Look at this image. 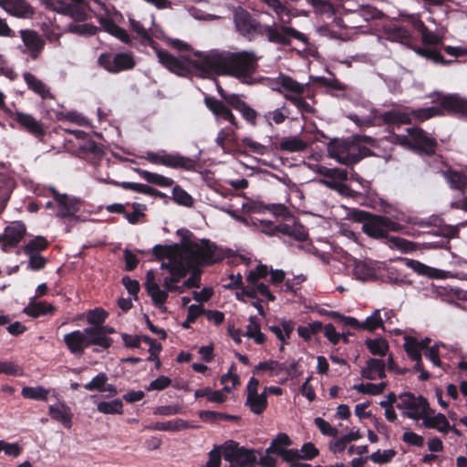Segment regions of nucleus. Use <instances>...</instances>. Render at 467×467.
Masks as SVG:
<instances>
[{
    "mask_svg": "<svg viewBox=\"0 0 467 467\" xmlns=\"http://www.w3.org/2000/svg\"><path fill=\"white\" fill-rule=\"evenodd\" d=\"M19 33L25 47L23 53L28 52L32 59H36L45 47V40L34 30L25 29Z\"/></svg>",
    "mask_w": 467,
    "mask_h": 467,
    "instance_id": "obj_17",
    "label": "nucleus"
},
{
    "mask_svg": "<svg viewBox=\"0 0 467 467\" xmlns=\"http://www.w3.org/2000/svg\"><path fill=\"white\" fill-rule=\"evenodd\" d=\"M50 10L65 13L73 19L83 21L88 17L83 0H39Z\"/></svg>",
    "mask_w": 467,
    "mask_h": 467,
    "instance_id": "obj_13",
    "label": "nucleus"
},
{
    "mask_svg": "<svg viewBox=\"0 0 467 467\" xmlns=\"http://www.w3.org/2000/svg\"><path fill=\"white\" fill-rule=\"evenodd\" d=\"M285 363H279L276 360H266L260 362L254 368V373L268 372L269 376L275 377L284 372Z\"/></svg>",
    "mask_w": 467,
    "mask_h": 467,
    "instance_id": "obj_37",
    "label": "nucleus"
},
{
    "mask_svg": "<svg viewBox=\"0 0 467 467\" xmlns=\"http://www.w3.org/2000/svg\"><path fill=\"white\" fill-rule=\"evenodd\" d=\"M280 81L281 85L283 86V89L286 91V94L291 96H298L305 91L306 86L296 81L289 76L281 74Z\"/></svg>",
    "mask_w": 467,
    "mask_h": 467,
    "instance_id": "obj_39",
    "label": "nucleus"
},
{
    "mask_svg": "<svg viewBox=\"0 0 467 467\" xmlns=\"http://www.w3.org/2000/svg\"><path fill=\"white\" fill-rule=\"evenodd\" d=\"M0 6L17 17H30L34 14L33 8L26 0H0Z\"/></svg>",
    "mask_w": 467,
    "mask_h": 467,
    "instance_id": "obj_23",
    "label": "nucleus"
},
{
    "mask_svg": "<svg viewBox=\"0 0 467 467\" xmlns=\"http://www.w3.org/2000/svg\"><path fill=\"white\" fill-rule=\"evenodd\" d=\"M307 144L301 139L293 137H284L280 140L279 148L284 151L298 152L306 149Z\"/></svg>",
    "mask_w": 467,
    "mask_h": 467,
    "instance_id": "obj_38",
    "label": "nucleus"
},
{
    "mask_svg": "<svg viewBox=\"0 0 467 467\" xmlns=\"http://www.w3.org/2000/svg\"><path fill=\"white\" fill-rule=\"evenodd\" d=\"M396 455L394 450H385L383 451L378 450L370 455V460L376 463H387Z\"/></svg>",
    "mask_w": 467,
    "mask_h": 467,
    "instance_id": "obj_61",
    "label": "nucleus"
},
{
    "mask_svg": "<svg viewBox=\"0 0 467 467\" xmlns=\"http://www.w3.org/2000/svg\"><path fill=\"white\" fill-rule=\"evenodd\" d=\"M172 195L174 201L179 204L191 207L193 203L192 196L179 186L173 188Z\"/></svg>",
    "mask_w": 467,
    "mask_h": 467,
    "instance_id": "obj_54",
    "label": "nucleus"
},
{
    "mask_svg": "<svg viewBox=\"0 0 467 467\" xmlns=\"http://www.w3.org/2000/svg\"><path fill=\"white\" fill-rule=\"evenodd\" d=\"M192 65L205 76L224 75L245 81L256 70L258 57L253 51L212 49L195 51Z\"/></svg>",
    "mask_w": 467,
    "mask_h": 467,
    "instance_id": "obj_2",
    "label": "nucleus"
},
{
    "mask_svg": "<svg viewBox=\"0 0 467 467\" xmlns=\"http://www.w3.org/2000/svg\"><path fill=\"white\" fill-rule=\"evenodd\" d=\"M242 142L244 147L248 148L254 153L259 155H265L268 153L267 146L263 145L262 143L257 142L249 137L243 138Z\"/></svg>",
    "mask_w": 467,
    "mask_h": 467,
    "instance_id": "obj_55",
    "label": "nucleus"
},
{
    "mask_svg": "<svg viewBox=\"0 0 467 467\" xmlns=\"http://www.w3.org/2000/svg\"><path fill=\"white\" fill-rule=\"evenodd\" d=\"M314 421H315L316 426L319 429V431L324 435L330 436V437H336L337 435V433H338L337 429H336L335 427H332L331 424L329 422H327V420H325L324 419L317 417L315 419Z\"/></svg>",
    "mask_w": 467,
    "mask_h": 467,
    "instance_id": "obj_63",
    "label": "nucleus"
},
{
    "mask_svg": "<svg viewBox=\"0 0 467 467\" xmlns=\"http://www.w3.org/2000/svg\"><path fill=\"white\" fill-rule=\"evenodd\" d=\"M23 78L27 87L35 93L38 94L41 98L46 99L50 96L49 89L47 88V86L33 74L25 72L23 74Z\"/></svg>",
    "mask_w": 467,
    "mask_h": 467,
    "instance_id": "obj_33",
    "label": "nucleus"
},
{
    "mask_svg": "<svg viewBox=\"0 0 467 467\" xmlns=\"http://www.w3.org/2000/svg\"><path fill=\"white\" fill-rule=\"evenodd\" d=\"M262 2L265 3L269 7H271L276 16H278V19L281 22H285L284 17L290 16V11L287 7H285L280 0H261Z\"/></svg>",
    "mask_w": 467,
    "mask_h": 467,
    "instance_id": "obj_53",
    "label": "nucleus"
},
{
    "mask_svg": "<svg viewBox=\"0 0 467 467\" xmlns=\"http://www.w3.org/2000/svg\"><path fill=\"white\" fill-rule=\"evenodd\" d=\"M12 117L21 128L34 135L36 138L40 139L44 136L45 131L41 122L32 115L21 111H16L12 114Z\"/></svg>",
    "mask_w": 467,
    "mask_h": 467,
    "instance_id": "obj_21",
    "label": "nucleus"
},
{
    "mask_svg": "<svg viewBox=\"0 0 467 467\" xmlns=\"http://www.w3.org/2000/svg\"><path fill=\"white\" fill-rule=\"evenodd\" d=\"M55 311V306L51 304H47L45 302H31L25 309L24 312L32 317H38L42 315L53 314Z\"/></svg>",
    "mask_w": 467,
    "mask_h": 467,
    "instance_id": "obj_36",
    "label": "nucleus"
},
{
    "mask_svg": "<svg viewBox=\"0 0 467 467\" xmlns=\"http://www.w3.org/2000/svg\"><path fill=\"white\" fill-rule=\"evenodd\" d=\"M234 23L236 31L243 36L251 38L262 31L261 23L241 6L234 10Z\"/></svg>",
    "mask_w": 467,
    "mask_h": 467,
    "instance_id": "obj_14",
    "label": "nucleus"
},
{
    "mask_svg": "<svg viewBox=\"0 0 467 467\" xmlns=\"http://www.w3.org/2000/svg\"><path fill=\"white\" fill-rule=\"evenodd\" d=\"M234 366L231 367L229 371L226 374H223L221 377V383L224 385L223 390L226 392H230L233 389L236 387L239 383V378L237 375L233 374L232 370Z\"/></svg>",
    "mask_w": 467,
    "mask_h": 467,
    "instance_id": "obj_56",
    "label": "nucleus"
},
{
    "mask_svg": "<svg viewBox=\"0 0 467 467\" xmlns=\"http://www.w3.org/2000/svg\"><path fill=\"white\" fill-rule=\"evenodd\" d=\"M291 444L289 436L285 433H279L275 439H274L270 446L265 450L267 454L275 453L282 457L286 461H291L296 455V450L286 449Z\"/></svg>",
    "mask_w": 467,
    "mask_h": 467,
    "instance_id": "obj_18",
    "label": "nucleus"
},
{
    "mask_svg": "<svg viewBox=\"0 0 467 467\" xmlns=\"http://www.w3.org/2000/svg\"><path fill=\"white\" fill-rule=\"evenodd\" d=\"M204 103L214 115L217 122L223 119L230 122L235 129L238 128V123L234 113L223 101L213 97H206Z\"/></svg>",
    "mask_w": 467,
    "mask_h": 467,
    "instance_id": "obj_19",
    "label": "nucleus"
},
{
    "mask_svg": "<svg viewBox=\"0 0 467 467\" xmlns=\"http://www.w3.org/2000/svg\"><path fill=\"white\" fill-rule=\"evenodd\" d=\"M441 106L456 114H467V100L458 95H446L441 99Z\"/></svg>",
    "mask_w": 467,
    "mask_h": 467,
    "instance_id": "obj_26",
    "label": "nucleus"
},
{
    "mask_svg": "<svg viewBox=\"0 0 467 467\" xmlns=\"http://www.w3.org/2000/svg\"><path fill=\"white\" fill-rule=\"evenodd\" d=\"M353 274L357 279L361 281L373 279L376 275L374 268L361 261L355 264Z\"/></svg>",
    "mask_w": 467,
    "mask_h": 467,
    "instance_id": "obj_44",
    "label": "nucleus"
},
{
    "mask_svg": "<svg viewBox=\"0 0 467 467\" xmlns=\"http://www.w3.org/2000/svg\"><path fill=\"white\" fill-rule=\"evenodd\" d=\"M397 408L403 410V416L418 420L424 418L429 410V403L422 396L405 392L399 396Z\"/></svg>",
    "mask_w": 467,
    "mask_h": 467,
    "instance_id": "obj_10",
    "label": "nucleus"
},
{
    "mask_svg": "<svg viewBox=\"0 0 467 467\" xmlns=\"http://www.w3.org/2000/svg\"><path fill=\"white\" fill-rule=\"evenodd\" d=\"M22 396L26 399L36 400H47L48 390L45 388L38 387H24L22 389Z\"/></svg>",
    "mask_w": 467,
    "mask_h": 467,
    "instance_id": "obj_46",
    "label": "nucleus"
},
{
    "mask_svg": "<svg viewBox=\"0 0 467 467\" xmlns=\"http://www.w3.org/2000/svg\"><path fill=\"white\" fill-rule=\"evenodd\" d=\"M235 132L234 130L231 128H223L219 130L217 133L215 142L216 144L223 150L225 151V142L226 140H230L234 136Z\"/></svg>",
    "mask_w": 467,
    "mask_h": 467,
    "instance_id": "obj_64",
    "label": "nucleus"
},
{
    "mask_svg": "<svg viewBox=\"0 0 467 467\" xmlns=\"http://www.w3.org/2000/svg\"><path fill=\"white\" fill-rule=\"evenodd\" d=\"M422 420L423 425L425 427L436 429L437 431L442 433H448L451 429L449 420L441 413H438L434 416H430L427 412Z\"/></svg>",
    "mask_w": 467,
    "mask_h": 467,
    "instance_id": "obj_31",
    "label": "nucleus"
},
{
    "mask_svg": "<svg viewBox=\"0 0 467 467\" xmlns=\"http://www.w3.org/2000/svg\"><path fill=\"white\" fill-rule=\"evenodd\" d=\"M114 185L120 186L124 190H130L135 192H140L147 195H159L160 192L155 190L154 188L139 182H123L121 183L119 182H113Z\"/></svg>",
    "mask_w": 467,
    "mask_h": 467,
    "instance_id": "obj_40",
    "label": "nucleus"
},
{
    "mask_svg": "<svg viewBox=\"0 0 467 467\" xmlns=\"http://www.w3.org/2000/svg\"><path fill=\"white\" fill-rule=\"evenodd\" d=\"M285 98L291 101L299 111L306 113L313 112L312 106L304 98H302L301 95L291 96L289 94H285Z\"/></svg>",
    "mask_w": 467,
    "mask_h": 467,
    "instance_id": "obj_57",
    "label": "nucleus"
},
{
    "mask_svg": "<svg viewBox=\"0 0 467 467\" xmlns=\"http://www.w3.org/2000/svg\"><path fill=\"white\" fill-rule=\"evenodd\" d=\"M108 314L103 309L95 308L88 313L87 321L88 324L99 326L106 320Z\"/></svg>",
    "mask_w": 467,
    "mask_h": 467,
    "instance_id": "obj_60",
    "label": "nucleus"
},
{
    "mask_svg": "<svg viewBox=\"0 0 467 467\" xmlns=\"http://www.w3.org/2000/svg\"><path fill=\"white\" fill-rule=\"evenodd\" d=\"M51 192L57 206V216L66 218L76 214L78 211V204L75 199L70 198L67 194H60L53 188Z\"/></svg>",
    "mask_w": 467,
    "mask_h": 467,
    "instance_id": "obj_20",
    "label": "nucleus"
},
{
    "mask_svg": "<svg viewBox=\"0 0 467 467\" xmlns=\"http://www.w3.org/2000/svg\"><path fill=\"white\" fill-rule=\"evenodd\" d=\"M155 254L161 260V268L169 270L170 276L163 280L164 289H161L155 280V274L152 270L148 271L144 284L148 295L153 304L161 308L168 298L169 292L182 294L187 287L178 285L181 278L186 275L192 268L202 265H209L221 261L223 252L221 248L211 243L209 240L188 239L184 240L181 246L154 247Z\"/></svg>",
    "mask_w": 467,
    "mask_h": 467,
    "instance_id": "obj_1",
    "label": "nucleus"
},
{
    "mask_svg": "<svg viewBox=\"0 0 467 467\" xmlns=\"http://www.w3.org/2000/svg\"><path fill=\"white\" fill-rule=\"evenodd\" d=\"M196 398L206 397L211 402L223 403L226 400L223 390H212L210 388H202L195 390Z\"/></svg>",
    "mask_w": 467,
    "mask_h": 467,
    "instance_id": "obj_45",
    "label": "nucleus"
},
{
    "mask_svg": "<svg viewBox=\"0 0 467 467\" xmlns=\"http://www.w3.org/2000/svg\"><path fill=\"white\" fill-rule=\"evenodd\" d=\"M406 131L407 134L392 135L390 141L405 149L420 150L427 155L434 154L437 146L435 139L420 128H409Z\"/></svg>",
    "mask_w": 467,
    "mask_h": 467,
    "instance_id": "obj_6",
    "label": "nucleus"
},
{
    "mask_svg": "<svg viewBox=\"0 0 467 467\" xmlns=\"http://www.w3.org/2000/svg\"><path fill=\"white\" fill-rule=\"evenodd\" d=\"M47 241L43 236H36L31 240L24 248L26 254H39L40 251L45 250L47 247Z\"/></svg>",
    "mask_w": 467,
    "mask_h": 467,
    "instance_id": "obj_50",
    "label": "nucleus"
},
{
    "mask_svg": "<svg viewBox=\"0 0 467 467\" xmlns=\"http://www.w3.org/2000/svg\"><path fill=\"white\" fill-rule=\"evenodd\" d=\"M99 63L110 73L132 69L136 64L131 53H119L114 56L102 54L99 57Z\"/></svg>",
    "mask_w": 467,
    "mask_h": 467,
    "instance_id": "obj_15",
    "label": "nucleus"
},
{
    "mask_svg": "<svg viewBox=\"0 0 467 467\" xmlns=\"http://www.w3.org/2000/svg\"><path fill=\"white\" fill-rule=\"evenodd\" d=\"M317 173L324 177L319 180L320 184L337 192L342 196L355 198L361 194L346 183L348 180V172L345 169L318 166Z\"/></svg>",
    "mask_w": 467,
    "mask_h": 467,
    "instance_id": "obj_7",
    "label": "nucleus"
},
{
    "mask_svg": "<svg viewBox=\"0 0 467 467\" xmlns=\"http://www.w3.org/2000/svg\"><path fill=\"white\" fill-rule=\"evenodd\" d=\"M420 36L422 43L427 46H439L442 44L444 37L443 32L440 30L437 32H432L430 31L428 28L424 30Z\"/></svg>",
    "mask_w": 467,
    "mask_h": 467,
    "instance_id": "obj_51",
    "label": "nucleus"
},
{
    "mask_svg": "<svg viewBox=\"0 0 467 467\" xmlns=\"http://www.w3.org/2000/svg\"><path fill=\"white\" fill-rule=\"evenodd\" d=\"M402 226L386 216L366 213L362 232L374 239L387 238L389 232H399Z\"/></svg>",
    "mask_w": 467,
    "mask_h": 467,
    "instance_id": "obj_9",
    "label": "nucleus"
},
{
    "mask_svg": "<svg viewBox=\"0 0 467 467\" xmlns=\"http://www.w3.org/2000/svg\"><path fill=\"white\" fill-rule=\"evenodd\" d=\"M306 2L314 7L317 13L327 15L334 14L333 5L326 0H306Z\"/></svg>",
    "mask_w": 467,
    "mask_h": 467,
    "instance_id": "obj_58",
    "label": "nucleus"
},
{
    "mask_svg": "<svg viewBox=\"0 0 467 467\" xmlns=\"http://www.w3.org/2000/svg\"><path fill=\"white\" fill-rule=\"evenodd\" d=\"M258 35L265 36L269 42L282 45L290 44L292 38L303 43L307 42V38L303 33L285 25H281L279 27L262 25V31Z\"/></svg>",
    "mask_w": 467,
    "mask_h": 467,
    "instance_id": "obj_11",
    "label": "nucleus"
},
{
    "mask_svg": "<svg viewBox=\"0 0 467 467\" xmlns=\"http://www.w3.org/2000/svg\"><path fill=\"white\" fill-rule=\"evenodd\" d=\"M442 175L451 189L462 192L467 189V175L463 172L449 169L443 171Z\"/></svg>",
    "mask_w": 467,
    "mask_h": 467,
    "instance_id": "obj_28",
    "label": "nucleus"
},
{
    "mask_svg": "<svg viewBox=\"0 0 467 467\" xmlns=\"http://www.w3.org/2000/svg\"><path fill=\"white\" fill-rule=\"evenodd\" d=\"M327 154L337 162L350 166L369 156L371 151L354 140H333L327 145Z\"/></svg>",
    "mask_w": 467,
    "mask_h": 467,
    "instance_id": "obj_5",
    "label": "nucleus"
},
{
    "mask_svg": "<svg viewBox=\"0 0 467 467\" xmlns=\"http://www.w3.org/2000/svg\"><path fill=\"white\" fill-rule=\"evenodd\" d=\"M366 346L373 355L384 356L388 352L389 345L382 338L368 339Z\"/></svg>",
    "mask_w": 467,
    "mask_h": 467,
    "instance_id": "obj_48",
    "label": "nucleus"
},
{
    "mask_svg": "<svg viewBox=\"0 0 467 467\" xmlns=\"http://www.w3.org/2000/svg\"><path fill=\"white\" fill-rule=\"evenodd\" d=\"M245 335L253 338L256 344H263L265 341V336L261 332L259 322L255 317L249 318Z\"/></svg>",
    "mask_w": 467,
    "mask_h": 467,
    "instance_id": "obj_41",
    "label": "nucleus"
},
{
    "mask_svg": "<svg viewBox=\"0 0 467 467\" xmlns=\"http://www.w3.org/2000/svg\"><path fill=\"white\" fill-rule=\"evenodd\" d=\"M259 380L252 377L246 385L245 406L255 415L262 414L267 408V395L265 391L258 392Z\"/></svg>",
    "mask_w": 467,
    "mask_h": 467,
    "instance_id": "obj_16",
    "label": "nucleus"
},
{
    "mask_svg": "<svg viewBox=\"0 0 467 467\" xmlns=\"http://www.w3.org/2000/svg\"><path fill=\"white\" fill-rule=\"evenodd\" d=\"M214 448L219 450L223 459L234 467H254L257 464L255 451L240 446L234 441H227Z\"/></svg>",
    "mask_w": 467,
    "mask_h": 467,
    "instance_id": "obj_8",
    "label": "nucleus"
},
{
    "mask_svg": "<svg viewBox=\"0 0 467 467\" xmlns=\"http://www.w3.org/2000/svg\"><path fill=\"white\" fill-rule=\"evenodd\" d=\"M136 171L146 182L161 187H170L174 183V181L172 179L158 173L150 172L140 169H137Z\"/></svg>",
    "mask_w": 467,
    "mask_h": 467,
    "instance_id": "obj_34",
    "label": "nucleus"
},
{
    "mask_svg": "<svg viewBox=\"0 0 467 467\" xmlns=\"http://www.w3.org/2000/svg\"><path fill=\"white\" fill-rule=\"evenodd\" d=\"M0 374L7 376H22L24 370L21 366L11 360H0Z\"/></svg>",
    "mask_w": 467,
    "mask_h": 467,
    "instance_id": "obj_49",
    "label": "nucleus"
},
{
    "mask_svg": "<svg viewBox=\"0 0 467 467\" xmlns=\"http://www.w3.org/2000/svg\"><path fill=\"white\" fill-rule=\"evenodd\" d=\"M190 425L187 421L177 419L173 420H168L165 422H156L153 425L147 427V429L151 431H177L183 429L189 428Z\"/></svg>",
    "mask_w": 467,
    "mask_h": 467,
    "instance_id": "obj_35",
    "label": "nucleus"
},
{
    "mask_svg": "<svg viewBox=\"0 0 467 467\" xmlns=\"http://www.w3.org/2000/svg\"><path fill=\"white\" fill-rule=\"evenodd\" d=\"M283 109H276L273 111L267 112L264 115V118L268 125H272V121L275 124L283 123L287 118V114L283 111Z\"/></svg>",
    "mask_w": 467,
    "mask_h": 467,
    "instance_id": "obj_62",
    "label": "nucleus"
},
{
    "mask_svg": "<svg viewBox=\"0 0 467 467\" xmlns=\"http://www.w3.org/2000/svg\"><path fill=\"white\" fill-rule=\"evenodd\" d=\"M362 377L373 380L377 378H385V364L382 360L370 358L367 362V367L361 371Z\"/></svg>",
    "mask_w": 467,
    "mask_h": 467,
    "instance_id": "obj_29",
    "label": "nucleus"
},
{
    "mask_svg": "<svg viewBox=\"0 0 467 467\" xmlns=\"http://www.w3.org/2000/svg\"><path fill=\"white\" fill-rule=\"evenodd\" d=\"M128 18L130 29L136 34L140 44L152 47L161 65L177 75H183L186 72L187 67L182 60L173 57L166 50L158 49L156 42L150 37V26H153L155 19L153 15L139 17L134 14H129Z\"/></svg>",
    "mask_w": 467,
    "mask_h": 467,
    "instance_id": "obj_3",
    "label": "nucleus"
},
{
    "mask_svg": "<svg viewBox=\"0 0 467 467\" xmlns=\"http://www.w3.org/2000/svg\"><path fill=\"white\" fill-rule=\"evenodd\" d=\"M378 328H383V317L380 309H376L365 321L361 322V329L375 331Z\"/></svg>",
    "mask_w": 467,
    "mask_h": 467,
    "instance_id": "obj_42",
    "label": "nucleus"
},
{
    "mask_svg": "<svg viewBox=\"0 0 467 467\" xmlns=\"http://www.w3.org/2000/svg\"><path fill=\"white\" fill-rule=\"evenodd\" d=\"M26 233V226L21 222H14L5 229L3 241L4 250H6L7 246L16 245L23 238Z\"/></svg>",
    "mask_w": 467,
    "mask_h": 467,
    "instance_id": "obj_25",
    "label": "nucleus"
},
{
    "mask_svg": "<svg viewBox=\"0 0 467 467\" xmlns=\"http://www.w3.org/2000/svg\"><path fill=\"white\" fill-rule=\"evenodd\" d=\"M63 341L70 353L76 356H82L86 348H88L87 336L83 330H74L65 334Z\"/></svg>",
    "mask_w": 467,
    "mask_h": 467,
    "instance_id": "obj_22",
    "label": "nucleus"
},
{
    "mask_svg": "<svg viewBox=\"0 0 467 467\" xmlns=\"http://www.w3.org/2000/svg\"><path fill=\"white\" fill-rule=\"evenodd\" d=\"M323 330V325L320 321H314L307 326H299L297 327L298 335L305 340H309L313 335Z\"/></svg>",
    "mask_w": 467,
    "mask_h": 467,
    "instance_id": "obj_47",
    "label": "nucleus"
},
{
    "mask_svg": "<svg viewBox=\"0 0 467 467\" xmlns=\"http://www.w3.org/2000/svg\"><path fill=\"white\" fill-rule=\"evenodd\" d=\"M100 25L109 34L114 36L125 44H131V37L128 32L108 18H101Z\"/></svg>",
    "mask_w": 467,
    "mask_h": 467,
    "instance_id": "obj_32",
    "label": "nucleus"
},
{
    "mask_svg": "<svg viewBox=\"0 0 467 467\" xmlns=\"http://www.w3.org/2000/svg\"><path fill=\"white\" fill-rule=\"evenodd\" d=\"M133 211L131 213H127L125 211V218L128 220V222L131 224H135L140 222V219L145 216L144 211L146 209V206L141 203L134 202L132 204Z\"/></svg>",
    "mask_w": 467,
    "mask_h": 467,
    "instance_id": "obj_52",
    "label": "nucleus"
},
{
    "mask_svg": "<svg viewBox=\"0 0 467 467\" xmlns=\"http://www.w3.org/2000/svg\"><path fill=\"white\" fill-rule=\"evenodd\" d=\"M108 377L105 373H99L95 378L92 379L91 381L85 384L84 388L89 391H102V388L104 383H107Z\"/></svg>",
    "mask_w": 467,
    "mask_h": 467,
    "instance_id": "obj_59",
    "label": "nucleus"
},
{
    "mask_svg": "<svg viewBox=\"0 0 467 467\" xmlns=\"http://www.w3.org/2000/svg\"><path fill=\"white\" fill-rule=\"evenodd\" d=\"M144 158L153 164H161L170 168H181L187 171L193 170L196 164L195 161L189 157L178 153H167L165 150L147 152Z\"/></svg>",
    "mask_w": 467,
    "mask_h": 467,
    "instance_id": "obj_12",
    "label": "nucleus"
},
{
    "mask_svg": "<svg viewBox=\"0 0 467 467\" xmlns=\"http://www.w3.org/2000/svg\"><path fill=\"white\" fill-rule=\"evenodd\" d=\"M403 346L409 358L416 362L414 369H421L422 349L419 346V341L414 337H405Z\"/></svg>",
    "mask_w": 467,
    "mask_h": 467,
    "instance_id": "obj_30",
    "label": "nucleus"
},
{
    "mask_svg": "<svg viewBox=\"0 0 467 467\" xmlns=\"http://www.w3.org/2000/svg\"><path fill=\"white\" fill-rule=\"evenodd\" d=\"M97 410L104 414H122L123 403L119 399L111 401H101L98 403Z\"/></svg>",
    "mask_w": 467,
    "mask_h": 467,
    "instance_id": "obj_43",
    "label": "nucleus"
},
{
    "mask_svg": "<svg viewBox=\"0 0 467 467\" xmlns=\"http://www.w3.org/2000/svg\"><path fill=\"white\" fill-rule=\"evenodd\" d=\"M439 113V109L435 107L419 109L410 112L394 109L384 112L379 116L376 109H370L368 113L350 114L348 118L356 123L359 128H368L374 125L375 120L380 118L387 124H408L411 121V117L425 120Z\"/></svg>",
    "mask_w": 467,
    "mask_h": 467,
    "instance_id": "obj_4",
    "label": "nucleus"
},
{
    "mask_svg": "<svg viewBox=\"0 0 467 467\" xmlns=\"http://www.w3.org/2000/svg\"><path fill=\"white\" fill-rule=\"evenodd\" d=\"M50 417L62 424L66 429H71L73 413L71 409L64 402H57L48 408Z\"/></svg>",
    "mask_w": 467,
    "mask_h": 467,
    "instance_id": "obj_24",
    "label": "nucleus"
},
{
    "mask_svg": "<svg viewBox=\"0 0 467 467\" xmlns=\"http://www.w3.org/2000/svg\"><path fill=\"white\" fill-rule=\"evenodd\" d=\"M83 332L87 336L88 347L96 345L107 348L111 345V339L104 337V332L99 326L86 327Z\"/></svg>",
    "mask_w": 467,
    "mask_h": 467,
    "instance_id": "obj_27",
    "label": "nucleus"
}]
</instances>
